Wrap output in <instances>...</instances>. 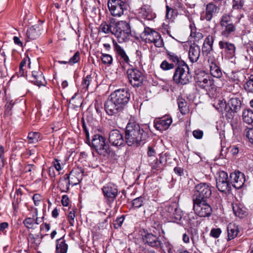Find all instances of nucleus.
Instances as JSON below:
<instances>
[{
	"instance_id": "1",
	"label": "nucleus",
	"mask_w": 253,
	"mask_h": 253,
	"mask_svg": "<svg viewBox=\"0 0 253 253\" xmlns=\"http://www.w3.org/2000/svg\"><path fill=\"white\" fill-rule=\"evenodd\" d=\"M147 137V133L135 122L129 123L126 128V142L129 146L139 145Z\"/></svg>"
},
{
	"instance_id": "2",
	"label": "nucleus",
	"mask_w": 253,
	"mask_h": 253,
	"mask_svg": "<svg viewBox=\"0 0 253 253\" xmlns=\"http://www.w3.org/2000/svg\"><path fill=\"white\" fill-rule=\"evenodd\" d=\"M112 34L117 38L119 42H125L130 34V28L129 24L125 21L116 22L114 19Z\"/></svg>"
},
{
	"instance_id": "3",
	"label": "nucleus",
	"mask_w": 253,
	"mask_h": 253,
	"mask_svg": "<svg viewBox=\"0 0 253 253\" xmlns=\"http://www.w3.org/2000/svg\"><path fill=\"white\" fill-rule=\"evenodd\" d=\"M173 81L177 84L185 85L192 79V75L188 66L185 64L177 66L173 75Z\"/></svg>"
},
{
	"instance_id": "4",
	"label": "nucleus",
	"mask_w": 253,
	"mask_h": 253,
	"mask_svg": "<svg viewBox=\"0 0 253 253\" xmlns=\"http://www.w3.org/2000/svg\"><path fill=\"white\" fill-rule=\"evenodd\" d=\"M141 36L146 42H153L157 47H162L164 45L161 35L158 32L148 27L144 28Z\"/></svg>"
},
{
	"instance_id": "5",
	"label": "nucleus",
	"mask_w": 253,
	"mask_h": 253,
	"mask_svg": "<svg viewBox=\"0 0 253 253\" xmlns=\"http://www.w3.org/2000/svg\"><path fill=\"white\" fill-rule=\"evenodd\" d=\"M220 25L221 29V34L225 38H228L236 30L235 25L232 22L230 16L227 14H224L221 17Z\"/></svg>"
},
{
	"instance_id": "6",
	"label": "nucleus",
	"mask_w": 253,
	"mask_h": 253,
	"mask_svg": "<svg viewBox=\"0 0 253 253\" xmlns=\"http://www.w3.org/2000/svg\"><path fill=\"white\" fill-rule=\"evenodd\" d=\"M193 210L195 213L200 217L209 216L212 212L211 206L207 200H201L197 198L193 199Z\"/></svg>"
},
{
	"instance_id": "7",
	"label": "nucleus",
	"mask_w": 253,
	"mask_h": 253,
	"mask_svg": "<svg viewBox=\"0 0 253 253\" xmlns=\"http://www.w3.org/2000/svg\"><path fill=\"white\" fill-rule=\"evenodd\" d=\"M127 4L124 0H108V7L111 15L120 17L127 8Z\"/></svg>"
},
{
	"instance_id": "8",
	"label": "nucleus",
	"mask_w": 253,
	"mask_h": 253,
	"mask_svg": "<svg viewBox=\"0 0 253 253\" xmlns=\"http://www.w3.org/2000/svg\"><path fill=\"white\" fill-rule=\"evenodd\" d=\"M211 186L206 183H201L195 187L193 199L196 198L201 200H207L211 195Z\"/></svg>"
},
{
	"instance_id": "9",
	"label": "nucleus",
	"mask_w": 253,
	"mask_h": 253,
	"mask_svg": "<svg viewBox=\"0 0 253 253\" xmlns=\"http://www.w3.org/2000/svg\"><path fill=\"white\" fill-rule=\"evenodd\" d=\"M91 144L99 155L105 156L108 154V146L106 143L104 137L99 134L95 135L92 139Z\"/></svg>"
},
{
	"instance_id": "10",
	"label": "nucleus",
	"mask_w": 253,
	"mask_h": 253,
	"mask_svg": "<svg viewBox=\"0 0 253 253\" xmlns=\"http://www.w3.org/2000/svg\"><path fill=\"white\" fill-rule=\"evenodd\" d=\"M126 74L129 83L133 86L139 87L142 84L144 76L139 70L132 68L128 69Z\"/></svg>"
},
{
	"instance_id": "11",
	"label": "nucleus",
	"mask_w": 253,
	"mask_h": 253,
	"mask_svg": "<svg viewBox=\"0 0 253 253\" xmlns=\"http://www.w3.org/2000/svg\"><path fill=\"white\" fill-rule=\"evenodd\" d=\"M216 182V187L220 192H225L231 188L230 178L228 177L227 173L224 171L218 173Z\"/></svg>"
},
{
	"instance_id": "12",
	"label": "nucleus",
	"mask_w": 253,
	"mask_h": 253,
	"mask_svg": "<svg viewBox=\"0 0 253 253\" xmlns=\"http://www.w3.org/2000/svg\"><path fill=\"white\" fill-rule=\"evenodd\" d=\"M110 96L124 109L129 101L130 94L125 89H120L112 93Z\"/></svg>"
},
{
	"instance_id": "13",
	"label": "nucleus",
	"mask_w": 253,
	"mask_h": 253,
	"mask_svg": "<svg viewBox=\"0 0 253 253\" xmlns=\"http://www.w3.org/2000/svg\"><path fill=\"white\" fill-rule=\"evenodd\" d=\"M230 184L236 189H240L245 182V177L244 173L237 171L232 172L230 175Z\"/></svg>"
},
{
	"instance_id": "14",
	"label": "nucleus",
	"mask_w": 253,
	"mask_h": 253,
	"mask_svg": "<svg viewBox=\"0 0 253 253\" xmlns=\"http://www.w3.org/2000/svg\"><path fill=\"white\" fill-rule=\"evenodd\" d=\"M104 108L109 115H115L121 112L123 108L110 96L105 102Z\"/></svg>"
},
{
	"instance_id": "15",
	"label": "nucleus",
	"mask_w": 253,
	"mask_h": 253,
	"mask_svg": "<svg viewBox=\"0 0 253 253\" xmlns=\"http://www.w3.org/2000/svg\"><path fill=\"white\" fill-rule=\"evenodd\" d=\"M102 190L104 196L111 202L114 200L118 192L117 186L112 183L106 184L102 188Z\"/></svg>"
},
{
	"instance_id": "16",
	"label": "nucleus",
	"mask_w": 253,
	"mask_h": 253,
	"mask_svg": "<svg viewBox=\"0 0 253 253\" xmlns=\"http://www.w3.org/2000/svg\"><path fill=\"white\" fill-rule=\"evenodd\" d=\"M108 140L114 146H121L125 141L123 134L118 129H113L109 132Z\"/></svg>"
},
{
	"instance_id": "17",
	"label": "nucleus",
	"mask_w": 253,
	"mask_h": 253,
	"mask_svg": "<svg viewBox=\"0 0 253 253\" xmlns=\"http://www.w3.org/2000/svg\"><path fill=\"white\" fill-rule=\"evenodd\" d=\"M219 8L213 3L210 2L206 6V11L204 12L201 16L202 20H206L207 21H210L213 15L217 12Z\"/></svg>"
},
{
	"instance_id": "18",
	"label": "nucleus",
	"mask_w": 253,
	"mask_h": 253,
	"mask_svg": "<svg viewBox=\"0 0 253 253\" xmlns=\"http://www.w3.org/2000/svg\"><path fill=\"white\" fill-rule=\"evenodd\" d=\"M143 242L153 248H159L163 247V243L159 238L151 233H147L143 238Z\"/></svg>"
},
{
	"instance_id": "19",
	"label": "nucleus",
	"mask_w": 253,
	"mask_h": 253,
	"mask_svg": "<svg viewBox=\"0 0 253 253\" xmlns=\"http://www.w3.org/2000/svg\"><path fill=\"white\" fill-rule=\"evenodd\" d=\"M220 49H222L229 58L232 57L235 55L236 47L235 45L225 40H221L219 42Z\"/></svg>"
},
{
	"instance_id": "20",
	"label": "nucleus",
	"mask_w": 253,
	"mask_h": 253,
	"mask_svg": "<svg viewBox=\"0 0 253 253\" xmlns=\"http://www.w3.org/2000/svg\"><path fill=\"white\" fill-rule=\"evenodd\" d=\"M172 122L170 117L164 116L155 122V126L157 130L163 131L169 128Z\"/></svg>"
},
{
	"instance_id": "21",
	"label": "nucleus",
	"mask_w": 253,
	"mask_h": 253,
	"mask_svg": "<svg viewBox=\"0 0 253 253\" xmlns=\"http://www.w3.org/2000/svg\"><path fill=\"white\" fill-rule=\"evenodd\" d=\"M83 171L82 169L72 170L67 177L70 185H76L79 183L83 175Z\"/></svg>"
},
{
	"instance_id": "22",
	"label": "nucleus",
	"mask_w": 253,
	"mask_h": 253,
	"mask_svg": "<svg viewBox=\"0 0 253 253\" xmlns=\"http://www.w3.org/2000/svg\"><path fill=\"white\" fill-rule=\"evenodd\" d=\"M201 53L200 47L195 43L192 44L189 47L188 58L190 61L193 63L197 62Z\"/></svg>"
},
{
	"instance_id": "23",
	"label": "nucleus",
	"mask_w": 253,
	"mask_h": 253,
	"mask_svg": "<svg viewBox=\"0 0 253 253\" xmlns=\"http://www.w3.org/2000/svg\"><path fill=\"white\" fill-rule=\"evenodd\" d=\"M196 83L200 87L206 90H209L213 85V80L207 75L202 78L198 77Z\"/></svg>"
},
{
	"instance_id": "24",
	"label": "nucleus",
	"mask_w": 253,
	"mask_h": 253,
	"mask_svg": "<svg viewBox=\"0 0 253 253\" xmlns=\"http://www.w3.org/2000/svg\"><path fill=\"white\" fill-rule=\"evenodd\" d=\"M228 233V241L231 240L236 238L239 232V227L234 223H229L227 227Z\"/></svg>"
},
{
	"instance_id": "25",
	"label": "nucleus",
	"mask_w": 253,
	"mask_h": 253,
	"mask_svg": "<svg viewBox=\"0 0 253 253\" xmlns=\"http://www.w3.org/2000/svg\"><path fill=\"white\" fill-rule=\"evenodd\" d=\"M228 105L232 112L237 113L241 109V102L238 98H232L229 101Z\"/></svg>"
},
{
	"instance_id": "26",
	"label": "nucleus",
	"mask_w": 253,
	"mask_h": 253,
	"mask_svg": "<svg viewBox=\"0 0 253 253\" xmlns=\"http://www.w3.org/2000/svg\"><path fill=\"white\" fill-rule=\"evenodd\" d=\"M114 22V19L111 18L110 19L108 23L106 22H103L99 27V31L103 32L105 34H112V30L113 29V23Z\"/></svg>"
},
{
	"instance_id": "27",
	"label": "nucleus",
	"mask_w": 253,
	"mask_h": 253,
	"mask_svg": "<svg viewBox=\"0 0 253 253\" xmlns=\"http://www.w3.org/2000/svg\"><path fill=\"white\" fill-rule=\"evenodd\" d=\"M167 53L169 59L171 61L176 63L178 65V66H180V65H184L186 64L184 61L181 59V57L176 53L168 51Z\"/></svg>"
},
{
	"instance_id": "28",
	"label": "nucleus",
	"mask_w": 253,
	"mask_h": 253,
	"mask_svg": "<svg viewBox=\"0 0 253 253\" xmlns=\"http://www.w3.org/2000/svg\"><path fill=\"white\" fill-rule=\"evenodd\" d=\"M33 83L39 87L45 86L46 82L44 76L41 72L38 73L37 75H33Z\"/></svg>"
},
{
	"instance_id": "29",
	"label": "nucleus",
	"mask_w": 253,
	"mask_h": 253,
	"mask_svg": "<svg viewBox=\"0 0 253 253\" xmlns=\"http://www.w3.org/2000/svg\"><path fill=\"white\" fill-rule=\"evenodd\" d=\"M94 83L93 77L91 75H87L83 80L81 84V87L82 89L86 91L88 89V87L91 86H92Z\"/></svg>"
},
{
	"instance_id": "30",
	"label": "nucleus",
	"mask_w": 253,
	"mask_h": 253,
	"mask_svg": "<svg viewBox=\"0 0 253 253\" xmlns=\"http://www.w3.org/2000/svg\"><path fill=\"white\" fill-rule=\"evenodd\" d=\"M115 49L117 53L121 57L122 61L126 64L129 65V59L125 50L118 44H116Z\"/></svg>"
},
{
	"instance_id": "31",
	"label": "nucleus",
	"mask_w": 253,
	"mask_h": 253,
	"mask_svg": "<svg viewBox=\"0 0 253 253\" xmlns=\"http://www.w3.org/2000/svg\"><path fill=\"white\" fill-rule=\"evenodd\" d=\"M27 64H28V67L29 68H30L31 60L30 58L28 55H26V57H25L20 63L19 70V72L17 73L18 77L24 76V70L23 68Z\"/></svg>"
},
{
	"instance_id": "32",
	"label": "nucleus",
	"mask_w": 253,
	"mask_h": 253,
	"mask_svg": "<svg viewBox=\"0 0 253 253\" xmlns=\"http://www.w3.org/2000/svg\"><path fill=\"white\" fill-rule=\"evenodd\" d=\"M56 250L60 253H67L68 245L65 243V241L62 238L56 241Z\"/></svg>"
},
{
	"instance_id": "33",
	"label": "nucleus",
	"mask_w": 253,
	"mask_h": 253,
	"mask_svg": "<svg viewBox=\"0 0 253 253\" xmlns=\"http://www.w3.org/2000/svg\"><path fill=\"white\" fill-rule=\"evenodd\" d=\"M148 161L154 172L162 169L161 160H158L157 158H155L153 160L149 159Z\"/></svg>"
},
{
	"instance_id": "34",
	"label": "nucleus",
	"mask_w": 253,
	"mask_h": 253,
	"mask_svg": "<svg viewBox=\"0 0 253 253\" xmlns=\"http://www.w3.org/2000/svg\"><path fill=\"white\" fill-rule=\"evenodd\" d=\"M243 119L245 122L248 124H252L253 122V111L250 109L245 110L243 112Z\"/></svg>"
},
{
	"instance_id": "35",
	"label": "nucleus",
	"mask_w": 253,
	"mask_h": 253,
	"mask_svg": "<svg viewBox=\"0 0 253 253\" xmlns=\"http://www.w3.org/2000/svg\"><path fill=\"white\" fill-rule=\"evenodd\" d=\"M177 104L181 113L183 115L186 114L188 111V109L185 100L182 98H178Z\"/></svg>"
},
{
	"instance_id": "36",
	"label": "nucleus",
	"mask_w": 253,
	"mask_h": 253,
	"mask_svg": "<svg viewBox=\"0 0 253 253\" xmlns=\"http://www.w3.org/2000/svg\"><path fill=\"white\" fill-rule=\"evenodd\" d=\"M245 90L250 93H253V75H251L244 84Z\"/></svg>"
},
{
	"instance_id": "37",
	"label": "nucleus",
	"mask_w": 253,
	"mask_h": 253,
	"mask_svg": "<svg viewBox=\"0 0 253 253\" xmlns=\"http://www.w3.org/2000/svg\"><path fill=\"white\" fill-rule=\"evenodd\" d=\"M211 74L213 77L219 78L222 76V72L218 64L210 67Z\"/></svg>"
},
{
	"instance_id": "38",
	"label": "nucleus",
	"mask_w": 253,
	"mask_h": 253,
	"mask_svg": "<svg viewBox=\"0 0 253 253\" xmlns=\"http://www.w3.org/2000/svg\"><path fill=\"white\" fill-rule=\"evenodd\" d=\"M191 29L190 36L195 39V41H198L200 39L203 38V35L202 33L196 32V29L194 26V24H191L189 26Z\"/></svg>"
},
{
	"instance_id": "39",
	"label": "nucleus",
	"mask_w": 253,
	"mask_h": 253,
	"mask_svg": "<svg viewBox=\"0 0 253 253\" xmlns=\"http://www.w3.org/2000/svg\"><path fill=\"white\" fill-rule=\"evenodd\" d=\"M70 184L67 178H64L60 180L59 187L62 192H67L69 189Z\"/></svg>"
},
{
	"instance_id": "40",
	"label": "nucleus",
	"mask_w": 253,
	"mask_h": 253,
	"mask_svg": "<svg viewBox=\"0 0 253 253\" xmlns=\"http://www.w3.org/2000/svg\"><path fill=\"white\" fill-rule=\"evenodd\" d=\"M173 212L174 213H172L170 218L174 220V222L180 221L183 215L182 212L180 209L176 208Z\"/></svg>"
},
{
	"instance_id": "41",
	"label": "nucleus",
	"mask_w": 253,
	"mask_h": 253,
	"mask_svg": "<svg viewBox=\"0 0 253 253\" xmlns=\"http://www.w3.org/2000/svg\"><path fill=\"white\" fill-rule=\"evenodd\" d=\"M233 210L236 216L242 218L246 215V211L237 205L233 206Z\"/></svg>"
},
{
	"instance_id": "42",
	"label": "nucleus",
	"mask_w": 253,
	"mask_h": 253,
	"mask_svg": "<svg viewBox=\"0 0 253 253\" xmlns=\"http://www.w3.org/2000/svg\"><path fill=\"white\" fill-rule=\"evenodd\" d=\"M101 59L103 64L110 65L113 62V58L111 55L108 54L101 53Z\"/></svg>"
},
{
	"instance_id": "43",
	"label": "nucleus",
	"mask_w": 253,
	"mask_h": 253,
	"mask_svg": "<svg viewBox=\"0 0 253 253\" xmlns=\"http://www.w3.org/2000/svg\"><path fill=\"white\" fill-rule=\"evenodd\" d=\"M207 61L209 67L218 64V62L214 55L211 53L208 55Z\"/></svg>"
},
{
	"instance_id": "44",
	"label": "nucleus",
	"mask_w": 253,
	"mask_h": 253,
	"mask_svg": "<svg viewBox=\"0 0 253 253\" xmlns=\"http://www.w3.org/2000/svg\"><path fill=\"white\" fill-rule=\"evenodd\" d=\"M42 34L41 25H34L33 26V37L37 38Z\"/></svg>"
},
{
	"instance_id": "45",
	"label": "nucleus",
	"mask_w": 253,
	"mask_h": 253,
	"mask_svg": "<svg viewBox=\"0 0 253 253\" xmlns=\"http://www.w3.org/2000/svg\"><path fill=\"white\" fill-rule=\"evenodd\" d=\"M174 67L173 64L169 63L166 60L163 61L160 65L161 68L165 71L172 69Z\"/></svg>"
},
{
	"instance_id": "46",
	"label": "nucleus",
	"mask_w": 253,
	"mask_h": 253,
	"mask_svg": "<svg viewBox=\"0 0 253 253\" xmlns=\"http://www.w3.org/2000/svg\"><path fill=\"white\" fill-rule=\"evenodd\" d=\"M143 203V198L139 197L134 199L132 201V205L134 208H139L141 207Z\"/></svg>"
},
{
	"instance_id": "47",
	"label": "nucleus",
	"mask_w": 253,
	"mask_h": 253,
	"mask_svg": "<svg viewBox=\"0 0 253 253\" xmlns=\"http://www.w3.org/2000/svg\"><path fill=\"white\" fill-rule=\"evenodd\" d=\"M80 59V53L76 52L74 55L69 59L68 63L74 64L77 63Z\"/></svg>"
},
{
	"instance_id": "48",
	"label": "nucleus",
	"mask_w": 253,
	"mask_h": 253,
	"mask_svg": "<svg viewBox=\"0 0 253 253\" xmlns=\"http://www.w3.org/2000/svg\"><path fill=\"white\" fill-rule=\"evenodd\" d=\"M42 196L39 194H35L33 196V201L36 206H40L42 204Z\"/></svg>"
},
{
	"instance_id": "49",
	"label": "nucleus",
	"mask_w": 253,
	"mask_h": 253,
	"mask_svg": "<svg viewBox=\"0 0 253 253\" xmlns=\"http://www.w3.org/2000/svg\"><path fill=\"white\" fill-rule=\"evenodd\" d=\"M214 39L212 36L209 35L205 40L204 43L205 45H208L211 48V47L213 46V43Z\"/></svg>"
},
{
	"instance_id": "50",
	"label": "nucleus",
	"mask_w": 253,
	"mask_h": 253,
	"mask_svg": "<svg viewBox=\"0 0 253 253\" xmlns=\"http://www.w3.org/2000/svg\"><path fill=\"white\" fill-rule=\"evenodd\" d=\"M176 207H174L173 206L169 205L166 207L165 211L167 212V216L170 218L174 210H175Z\"/></svg>"
},
{
	"instance_id": "51",
	"label": "nucleus",
	"mask_w": 253,
	"mask_h": 253,
	"mask_svg": "<svg viewBox=\"0 0 253 253\" xmlns=\"http://www.w3.org/2000/svg\"><path fill=\"white\" fill-rule=\"evenodd\" d=\"M221 233V230L220 228H213L211 230L210 235L215 238H217L219 237Z\"/></svg>"
},
{
	"instance_id": "52",
	"label": "nucleus",
	"mask_w": 253,
	"mask_h": 253,
	"mask_svg": "<svg viewBox=\"0 0 253 253\" xmlns=\"http://www.w3.org/2000/svg\"><path fill=\"white\" fill-rule=\"evenodd\" d=\"M218 107H216V109L220 112H222L224 109L226 108V102L224 99L219 100L218 101Z\"/></svg>"
},
{
	"instance_id": "53",
	"label": "nucleus",
	"mask_w": 253,
	"mask_h": 253,
	"mask_svg": "<svg viewBox=\"0 0 253 253\" xmlns=\"http://www.w3.org/2000/svg\"><path fill=\"white\" fill-rule=\"evenodd\" d=\"M245 135L248 138L250 141L253 144V129H246L245 131Z\"/></svg>"
},
{
	"instance_id": "54",
	"label": "nucleus",
	"mask_w": 253,
	"mask_h": 253,
	"mask_svg": "<svg viewBox=\"0 0 253 253\" xmlns=\"http://www.w3.org/2000/svg\"><path fill=\"white\" fill-rule=\"evenodd\" d=\"M75 212L71 211L68 216V221L71 226H73L75 223Z\"/></svg>"
},
{
	"instance_id": "55",
	"label": "nucleus",
	"mask_w": 253,
	"mask_h": 253,
	"mask_svg": "<svg viewBox=\"0 0 253 253\" xmlns=\"http://www.w3.org/2000/svg\"><path fill=\"white\" fill-rule=\"evenodd\" d=\"M233 7L235 9L241 8L244 4L243 0H233Z\"/></svg>"
},
{
	"instance_id": "56",
	"label": "nucleus",
	"mask_w": 253,
	"mask_h": 253,
	"mask_svg": "<svg viewBox=\"0 0 253 253\" xmlns=\"http://www.w3.org/2000/svg\"><path fill=\"white\" fill-rule=\"evenodd\" d=\"M155 154L156 152L154 148L152 147H148L147 155L149 157V159L153 160L155 158H156L155 157Z\"/></svg>"
},
{
	"instance_id": "57",
	"label": "nucleus",
	"mask_w": 253,
	"mask_h": 253,
	"mask_svg": "<svg viewBox=\"0 0 253 253\" xmlns=\"http://www.w3.org/2000/svg\"><path fill=\"white\" fill-rule=\"evenodd\" d=\"M42 139L41 134L38 132H33V143H36Z\"/></svg>"
},
{
	"instance_id": "58",
	"label": "nucleus",
	"mask_w": 253,
	"mask_h": 253,
	"mask_svg": "<svg viewBox=\"0 0 253 253\" xmlns=\"http://www.w3.org/2000/svg\"><path fill=\"white\" fill-rule=\"evenodd\" d=\"M194 137L197 139H201L203 136V132L201 130H195L193 132Z\"/></svg>"
},
{
	"instance_id": "59",
	"label": "nucleus",
	"mask_w": 253,
	"mask_h": 253,
	"mask_svg": "<svg viewBox=\"0 0 253 253\" xmlns=\"http://www.w3.org/2000/svg\"><path fill=\"white\" fill-rule=\"evenodd\" d=\"M52 164L53 165L52 167L55 169L57 171H59L61 169V166L59 160L55 159L54 161L52 162Z\"/></svg>"
},
{
	"instance_id": "60",
	"label": "nucleus",
	"mask_w": 253,
	"mask_h": 253,
	"mask_svg": "<svg viewBox=\"0 0 253 253\" xmlns=\"http://www.w3.org/2000/svg\"><path fill=\"white\" fill-rule=\"evenodd\" d=\"M23 224L28 229H30L32 228V218L30 217H28L26 218L23 221Z\"/></svg>"
},
{
	"instance_id": "61",
	"label": "nucleus",
	"mask_w": 253,
	"mask_h": 253,
	"mask_svg": "<svg viewBox=\"0 0 253 253\" xmlns=\"http://www.w3.org/2000/svg\"><path fill=\"white\" fill-rule=\"evenodd\" d=\"M172 9L169 7L168 5L166 6V17L167 19H170L172 16Z\"/></svg>"
},
{
	"instance_id": "62",
	"label": "nucleus",
	"mask_w": 253,
	"mask_h": 253,
	"mask_svg": "<svg viewBox=\"0 0 253 253\" xmlns=\"http://www.w3.org/2000/svg\"><path fill=\"white\" fill-rule=\"evenodd\" d=\"M9 224L6 222L0 223V232L5 233V229L8 228Z\"/></svg>"
},
{
	"instance_id": "63",
	"label": "nucleus",
	"mask_w": 253,
	"mask_h": 253,
	"mask_svg": "<svg viewBox=\"0 0 253 253\" xmlns=\"http://www.w3.org/2000/svg\"><path fill=\"white\" fill-rule=\"evenodd\" d=\"M62 204L63 206L66 207L69 205V198L67 195H63L62 197Z\"/></svg>"
},
{
	"instance_id": "64",
	"label": "nucleus",
	"mask_w": 253,
	"mask_h": 253,
	"mask_svg": "<svg viewBox=\"0 0 253 253\" xmlns=\"http://www.w3.org/2000/svg\"><path fill=\"white\" fill-rule=\"evenodd\" d=\"M13 40L14 42L16 44H17L21 47H22L23 46V43H22V42L20 41V39L18 37L14 36L13 37Z\"/></svg>"
}]
</instances>
